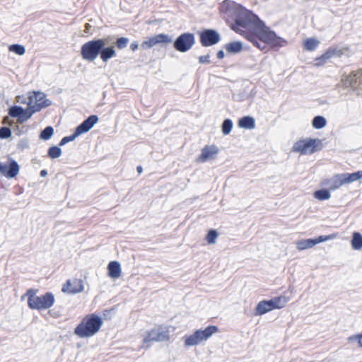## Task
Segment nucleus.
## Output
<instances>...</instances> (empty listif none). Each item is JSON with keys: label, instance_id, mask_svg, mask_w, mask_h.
<instances>
[{"label": "nucleus", "instance_id": "obj_1", "mask_svg": "<svg viewBox=\"0 0 362 362\" xmlns=\"http://www.w3.org/2000/svg\"><path fill=\"white\" fill-rule=\"evenodd\" d=\"M223 6L226 7L227 15L234 21L231 28L236 33H241V28L254 32L257 27H261L262 24H264L257 15L245 8L240 4L232 1L225 0Z\"/></svg>", "mask_w": 362, "mask_h": 362}, {"label": "nucleus", "instance_id": "obj_2", "mask_svg": "<svg viewBox=\"0 0 362 362\" xmlns=\"http://www.w3.org/2000/svg\"><path fill=\"white\" fill-rule=\"evenodd\" d=\"M256 47L262 51L267 50V45L273 47H282L287 44V41L278 36L274 31L262 24L261 27H257L254 32H250L246 36Z\"/></svg>", "mask_w": 362, "mask_h": 362}, {"label": "nucleus", "instance_id": "obj_3", "mask_svg": "<svg viewBox=\"0 0 362 362\" xmlns=\"http://www.w3.org/2000/svg\"><path fill=\"white\" fill-rule=\"evenodd\" d=\"M103 324L101 317L95 314L87 315L74 329V334L80 338H89L94 336Z\"/></svg>", "mask_w": 362, "mask_h": 362}, {"label": "nucleus", "instance_id": "obj_4", "mask_svg": "<svg viewBox=\"0 0 362 362\" xmlns=\"http://www.w3.org/2000/svg\"><path fill=\"white\" fill-rule=\"evenodd\" d=\"M37 289L30 288L23 296L28 297V307L32 310H46L51 308L55 301L54 296L51 292H46L44 295L36 296Z\"/></svg>", "mask_w": 362, "mask_h": 362}, {"label": "nucleus", "instance_id": "obj_5", "mask_svg": "<svg viewBox=\"0 0 362 362\" xmlns=\"http://www.w3.org/2000/svg\"><path fill=\"white\" fill-rule=\"evenodd\" d=\"M218 330L217 326L209 325L204 329H197L192 334L185 337V346H193L200 344L203 341H206Z\"/></svg>", "mask_w": 362, "mask_h": 362}, {"label": "nucleus", "instance_id": "obj_6", "mask_svg": "<svg viewBox=\"0 0 362 362\" xmlns=\"http://www.w3.org/2000/svg\"><path fill=\"white\" fill-rule=\"evenodd\" d=\"M103 38H94L81 47V56L85 61L92 62L100 55Z\"/></svg>", "mask_w": 362, "mask_h": 362}, {"label": "nucleus", "instance_id": "obj_7", "mask_svg": "<svg viewBox=\"0 0 362 362\" xmlns=\"http://www.w3.org/2000/svg\"><path fill=\"white\" fill-rule=\"evenodd\" d=\"M322 142L318 139L307 138L305 139L299 140L293 144V151L300 152L301 154H313L320 150L318 147L321 146Z\"/></svg>", "mask_w": 362, "mask_h": 362}, {"label": "nucleus", "instance_id": "obj_8", "mask_svg": "<svg viewBox=\"0 0 362 362\" xmlns=\"http://www.w3.org/2000/svg\"><path fill=\"white\" fill-rule=\"evenodd\" d=\"M170 331L168 327L158 325L147 332V336L144 339V344L148 342H164L170 340Z\"/></svg>", "mask_w": 362, "mask_h": 362}, {"label": "nucleus", "instance_id": "obj_9", "mask_svg": "<svg viewBox=\"0 0 362 362\" xmlns=\"http://www.w3.org/2000/svg\"><path fill=\"white\" fill-rule=\"evenodd\" d=\"M195 35L191 33H184L180 34L174 41L173 48L180 52H187L195 44Z\"/></svg>", "mask_w": 362, "mask_h": 362}, {"label": "nucleus", "instance_id": "obj_10", "mask_svg": "<svg viewBox=\"0 0 362 362\" xmlns=\"http://www.w3.org/2000/svg\"><path fill=\"white\" fill-rule=\"evenodd\" d=\"M201 45L204 47H211L216 45L221 41V36L220 33L211 28L204 29L198 33Z\"/></svg>", "mask_w": 362, "mask_h": 362}, {"label": "nucleus", "instance_id": "obj_11", "mask_svg": "<svg viewBox=\"0 0 362 362\" xmlns=\"http://www.w3.org/2000/svg\"><path fill=\"white\" fill-rule=\"evenodd\" d=\"M173 37L165 33H160L154 36L148 37L141 44V47L143 49H148L153 46L158 44H168L172 43Z\"/></svg>", "mask_w": 362, "mask_h": 362}, {"label": "nucleus", "instance_id": "obj_12", "mask_svg": "<svg viewBox=\"0 0 362 362\" xmlns=\"http://www.w3.org/2000/svg\"><path fill=\"white\" fill-rule=\"evenodd\" d=\"M20 170V165L15 160H10L8 164L0 163V174L6 178L16 177Z\"/></svg>", "mask_w": 362, "mask_h": 362}, {"label": "nucleus", "instance_id": "obj_13", "mask_svg": "<svg viewBox=\"0 0 362 362\" xmlns=\"http://www.w3.org/2000/svg\"><path fill=\"white\" fill-rule=\"evenodd\" d=\"M111 37L109 36L107 38H103L102 48L100 49V53L99 57L103 62H107L110 59L117 56V52L115 46L107 45L109 40Z\"/></svg>", "mask_w": 362, "mask_h": 362}, {"label": "nucleus", "instance_id": "obj_14", "mask_svg": "<svg viewBox=\"0 0 362 362\" xmlns=\"http://www.w3.org/2000/svg\"><path fill=\"white\" fill-rule=\"evenodd\" d=\"M218 153V148L215 145H206L202 149L201 154L197 157V161L204 163L208 160L214 159Z\"/></svg>", "mask_w": 362, "mask_h": 362}, {"label": "nucleus", "instance_id": "obj_15", "mask_svg": "<svg viewBox=\"0 0 362 362\" xmlns=\"http://www.w3.org/2000/svg\"><path fill=\"white\" fill-rule=\"evenodd\" d=\"M98 117L95 115H90L83 120L75 129L76 134L80 136L82 134L89 132L98 122Z\"/></svg>", "mask_w": 362, "mask_h": 362}, {"label": "nucleus", "instance_id": "obj_16", "mask_svg": "<svg viewBox=\"0 0 362 362\" xmlns=\"http://www.w3.org/2000/svg\"><path fill=\"white\" fill-rule=\"evenodd\" d=\"M84 286L82 279H75L73 281L68 280L64 285L62 291L64 293H77L83 291Z\"/></svg>", "mask_w": 362, "mask_h": 362}, {"label": "nucleus", "instance_id": "obj_17", "mask_svg": "<svg viewBox=\"0 0 362 362\" xmlns=\"http://www.w3.org/2000/svg\"><path fill=\"white\" fill-rule=\"evenodd\" d=\"M33 100V97L30 96L28 107H29V110H30V112H32L33 114H35L37 112H40L42 109L52 105V102L51 100H44L42 103L35 102V103L32 105Z\"/></svg>", "mask_w": 362, "mask_h": 362}, {"label": "nucleus", "instance_id": "obj_18", "mask_svg": "<svg viewBox=\"0 0 362 362\" xmlns=\"http://www.w3.org/2000/svg\"><path fill=\"white\" fill-rule=\"evenodd\" d=\"M108 276L118 279L121 276V266L117 261H112L107 265Z\"/></svg>", "mask_w": 362, "mask_h": 362}, {"label": "nucleus", "instance_id": "obj_19", "mask_svg": "<svg viewBox=\"0 0 362 362\" xmlns=\"http://www.w3.org/2000/svg\"><path fill=\"white\" fill-rule=\"evenodd\" d=\"M274 310L270 300L260 301L256 306L255 315H262Z\"/></svg>", "mask_w": 362, "mask_h": 362}, {"label": "nucleus", "instance_id": "obj_20", "mask_svg": "<svg viewBox=\"0 0 362 362\" xmlns=\"http://www.w3.org/2000/svg\"><path fill=\"white\" fill-rule=\"evenodd\" d=\"M362 76V70L360 69L358 71H352L346 76L345 79H343L344 85L347 87H354L357 83V78Z\"/></svg>", "mask_w": 362, "mask_h": 362}, {"label": "nucleus", "instance_id": "obj_21", "mask_svg": "<svg viewBox=\"0 0 362 362\" xmlns=\"http://www.w3.org/2000/svg\"><path fill=\"white\" fill-rule=\"evenodd\" d=\"M224 47L228 54H235L243 50V43L240 41H233L226 44Z\"/></svg>", "mask_w": 362, "mask_h": 362}, {"label": "nucleus", "instance_id": "obj_22", "mask_svg": "<svg viewBox=\"0 0 362 362\" xmlns=\"http://www.w3.org/2000/svg\"><path fill=\"white\" fill-rule=\"evenodd\" d=\"M238 126L246 129H254L255 127V119L250 116H244L238 120Z\"/></svg>", "mask_w": 362, "mask_h": 362}, {"label": "nucleus", "instance_id": "obj_23", "mask_svg": "<svg viewBox=\"0 0 362 362\" xmlns=\"http://www.w3.org/2000/svg\"><path fill=\"white\" fill-rule=\"evenodd\" d=\"M288 298L284 296L274 297L270 299L273 309H280L284 308L288 301Z\"/></svg>", "mask_w": 362, "mask_h": 362}, {"label": "nucleus", "instance_id": "obj_24", "mask_svg": "<svg viewBox=\"0 0 362 362\" xmlns=\"http://www.w3.org/2000/svg\"><path fill=\"white\" fill-rule=\"evenodd\" d=\"M344 184H347L346 182V179L344 177V174H337L332 181L331 185L329 187L330 189L334 190L339 188Z\"/></svg>", "mask_w": 362, "mask_h": 362}, {"label": "nucleus", "instance_id": "obj_25", "mask_svg": "<svg viewBox=\"0 0 362 362\" xmlns=\"http://www.w3.org/2000/svg\"><path fill=\"white\" fill-rule=\"evenodd\" d=\"M351 247L356 250L362 248V235L358 232H354L351 240Z\"/></svg>", "mask_w": 362, "mask_h": 362}, {"label": "nucleus", "instance_id": "obj_26", "mask_svg": "<svg viewBox=\"0 0 362 362\" xmlns=\"http://www.w3.org/2000/svg\"><path fill=\"white\" fill-rule=\"evenodd\" d=\"M327 124V119L325 117L317 115L312 120V125L316 129H321Z\"/></svg>", "mask_w": 362, "mask_h": 362}, {"label": "nucleus", "instance_id": "obj_27", "mask_svg": "<svg viewBox=\"0 0 362 362\" xmlns=\"http://www.w3.org/2000/svg\"><path fill=\"white\" fill-rule=\"evenodd\" d=\"M315 245L313 238H309L306 240H302L297 243V248L299 250H303L308 248H311Z\"/></svg>", "mask_w": 362, "mask_h": 362}, {"label": "nucleus", "instance_id": "obj_28", "mask_svg": "<svg viewBox=\"0 0 362 362\" xmlns=\"http://www.w3.org/2000/svg\"><path fill=\"white\" fill-rule=\"evenodd\" d=\"M330 197L331 194L327 189H321L314 193V197L320 201L327 200Z\"/></svg>", "mask_w": 362, "mask_h": 362}, {"label": "nucleus", "instance_id": "obj_29", "mask_svg": "<svg viewBox=\"0 0 362 362\" xmlns=\"http://www.w3.org/2000/svg\"><path fill=\"white\" fill-rule=\"evenodd\" d=\"M23 107L19 105H13L8 108V112L10 117L20 119L21 115L23 113Z\"/></svg>", "mask_w": 362, "mask_h": 362}, {"label": "nucleus", "instance_id": "obj_30", "mask_svg": "<svg viewBox=\"0 0 362 362\" xmlns=\"http://www.w3.org/2000/svg\"><path fill=\"white\" fill-rule=\"evenodd\" d=\"M346 183H351L362 178V170L353 173H344Z\"/></svg>", "mask_w": 362, "mask_h": 362}, {"label": "nucleus", "instance_id": "obj_31", "mask_svg": "<svg viewBox=\"0 0 362 362\" xmlns=\"http://www.w3.org/2000/svg\"><path fill=\"white\" fill-rule=\"evenodd\" d=\"M54 134V128L52 126L46 127L40 134V139L47 141Z\"/></svg>", "mask_w": 362, "mask_h": 362}, {"label": "nucleus", "instance_id": "obj_32", "mask_svg": "<svg viewBox=\"0 0 362 362\" xmlns=\"http://www.w3.org/2000/svg\"><path fill=\"white\" fill-rule=\"evenodd\" d=\"M233 127V121L230 119H226L221 124V131L224 135H228L230 133Z\"/></svg>", "mask_w": 362, "mask_h": 362}, {"label": "nucleus", "instance_id": "obj_33", "mask_svg": "<svg viewBox=\"0 0 362 362\" xmlns=\"http://www.w3.org/2000/svg\"><path fill=\"white\" fill-rule=\"evenodd\" d=\"M62 149L60 147L57 146H51L49 148L48 151H47V156L52 159H55V158H58L59 157H60L62 155Z\"/></svg>", "mask_w": 362, "mask_h": 362}, {"label": "nucleus", "instance_id": "obj_34", "mask_svg": "<svg viewBox=\"0 0 362 362\" xmlns=\"http://www.w3.org/2000/svg\"><path fill=\"white\" fill-rule=\"evenodd\" d=\"M319 41L315 38H308L304 42V47L306 50L313 51L319 45Z\"/></svg>", "mask_w": 362, "mask_h": 362}, {"label": "nucleus", "instance_id": "obj_35", "mask_svg": "<svg viewBox=\"0 0 362 362\" xmlns=\"http://www.w3.org/2000/svg\"><path fill=\"white\" fill-rule=\"evenodd\" d=\"M129 42V38L125 37H117L116 39L115 44V46L119 49H123L127 47Z\"/></svg>", "mask_w": 362, "mask_h": 362}, {"label": "nucleus", "instance_id": "obj_36", "mask_svg": "<svg viewBox=\"0 0 362 362\" xmlns=\"http://www.w3.org/2000/svg\"><path fill=\"white\" fill-rule=\"evenodd\" d=\"M9 51L14 52L18 55H23L25 52V48L23 45L13 44L9 46Z\"/></svg>", "mask_w": 362, "mask_h": 362}, {"label": "nucleus", "instance_id": "obj_37", "mask_svg": "<svg viewBox=\"0 0 362 362\" xmlns=\"http://www.w3.org/2000/svg\"><path fill=\"white\" fill-rule=\"evenodd\" d=\"M330 59L329 54L325 52L320 57L315 58V64L317 66H323L327 62V61Z\"/></svg>", "mask_w": 362, "mask_h": 362}, {"label": "nucleus", "instance_id": "obj_38", "mask_svg": "<svg viewBox=\"0 0 362 362\" xmlns=\"http://www.w3.org/2000/svg\"><path fill=\"white\" fill-rule=\"evenodd\" d=\"M33 114L32 113V112H30V110H29L28 107H27V108H25V109L23 108V113L21 115L18 122L20 124H23V122L28 120L33 116Z\"/></svg>", "mask_w": 362, "mask_h": 362}, {"label": "nucleus", "instance_id": "obj_39", "mask_svg": "<svg viewBox=\"0 0 362 362\" xmlns=\"http://www.w3.org/2000/svg\"><path fill=\"white\" fill-rule=\"evenodd\" d=\"M12 132L9 127H2L0 128V139H6L11 136Z\"/></svg>", "mask_w": 362, "mask_h": 362}, {"label": "nucleus", "instance_id": "obj_40", "mask_svg": "<svg viewBox=\"0 0 362 362\" xmlns=\"http://www.w3.org/2000/svg\"><path fill=\"white\" fill-rule=\"evenodd\" d=\"M218 237V233L215 230H210L206 235V241L209 244H214Z\"/></svg>", "mask_w": 362, "mask_h": 362}, {"label": "nucleus", "instance_id": "obj_41", "mask_svg": "<svg viewBox=\"0 0 362 362\" xmlns=\"http://www.w3.org/2000/svg\"><path fill=\"white\" fill-rule=\"evenodd\" d=\"M326 52L329 54L330 59L334 57H341L343 54L342 50L337 47H329Z\"/></svg>", "mask_w": 362, "mask_h": 362}, {"label": "nucleus", "instance_id": "obj_42", "mask_svg": "<svg viewBox=\"0 0 362 362\" xmlns=\"http://www.w3.org/2000/svg\"><path fill=\"white\" fill-rule=\"evenodd\" d=\"M33 100H35V102L36 103H42L44 100H49V99L46 98V95L42 92L35 91L33 92Z\"/></svg>", "mask_w": 362, "mask_h": 362}, {"label": "nucleus", "instance_id": "obj_43", "mask_svg": "<svg viewBox=\"0 0 362 362\" xmlns=\"http://www.w3.org/2000/svg\"><path fill=\"white\" fill-rule=\"evenodd\" d=\"M78 134H76V132L74 131V134H71V135H70V136H64V137H63V138L61 139V141H60V142H59V146H64V145L66 144H67V143H69V142L73 141H74V140H75V139H76V137H78Z\"/></svg>", "mask_w": 362, "mask_h": 362}, {"label": "nucleus", "instance_id": "obj_44", "mask_svg": "<svg viewBox=\"0 0 362 362\" xmlns=\"http://www.w3.org/2000/svg\"><path fill=\"white\" fill-rule=\"evenodd\" d=\"M333 235H320L317 238H313L315 245L332 239Z\"/></svg>", "mask_w": 362, "mask_h": 362}, {"label": "nucleus", "instance_id": "obj_45", "mask_svg": "<svg viewBox=\"0 0 362 362\" xmlns=\"http://www.w3.org/2000/svg\"><path fill=\"white\" fill-rule=\"evenodd\" d=\"M210 54L209 53H208L206 55H203V56H200L199 57V63L200 64H210Z\"/></svg>", "mask_w": 362, "mask_h": 362}, {"label": "nucleus", "instance_id": "obj_46", "mask_svg": "<svg viewBox=\"0 0 362 362\" xmlns=\"http://www.w3.org/2000/svg\"><path fill=\"white\" fill-rule=\"evenodd\" d=\"M349 341L357 340L359 346L361 347H362V335L361 334L351 336V337H349Z\"/></svg>", "mask_w": 362, "mask_h": 362}, {"label": "nucleus", "instance_id": "obj_47", "mask_svg": "<svg viewBox=\"0 0 362 362\" xmlns=\"http://www.w3.org/2000/svg\"><path fill=\"white\" fill-rule=\"evenodd\" d=\"M10 117H11L9 116V115L4 117L3 119H2V123L4 124H7L8 126H13V124H14V122L13 120H11Z\"/></svg>", "mask_w": 362, "mask_h": 362}, {"label": "nucleus", "instance_id": "obj_48", "mask_svg": "<svg viewBox=\"0 0 362 362\" xmlns=\"http://www.w3.org/2000/svg\"><path fill=\"white\" fill-rule=\"evenodd\" d=\"M130 48L132 51H136L139 48V42L137 41L133 42L130 45Z\"/></svg>", "mask_w": 362, "mask_h": 362}, {"label": "nucleus", "instance_id": "obj_49", "mask_svg": "<svg viewBox=\"0 0 362 362\" xmlns=\"http://www.w3.org/2000/svg\"><path fill=\"white\" fill-rule=\"evenodd\" d=\"M216 56H217V58L219 59H223L225 57V53H224L223 50L221 49V50L218 51Z\"/></svg>", "mask_w": 362, "mask_h": 362}, {"label": "nucleus", "instance_id": "obj_50", "mask_svg": "<svg viewBox=\"0 0 362 362\" xmlns=\"http://www.w3.org/2000/svg\"><path fill=\"white\" fill-rule=\"evenodd\" d=\"M40 175L41 177H46L47 175V170H42L40 173Z\"/></svg>", "mask_w": 362, "mask_h": 362}, {"label": "nucleus", "instance_id": "obj_51", "mask_svg": "<svg viewBox=\"0 0 362 362\" xmlns=\"http://www.w3.org/2000/svg\"><path fill=\"white\" fill-rule=\"evenodd\" d=\"M136 170H137V172H138L139 173H142V171H143V168H142V167H141V165H139V166H137V168H136Z\"/></svg>", "mask_w": 362, "mask_h": 362}, {"label": "nucleus", "instance_id": "obj_52", "mask_svg": "<svg viewBox=\"0 0 362 362\" xmlns=\"http://www.w3.org/2000/svg\"><path fill=\"white\" fill-rule=\"evenodd\" d=\"M85 27H86L85 32H86V33H88V29H89V28H90V25L88 23H86V24L85 25Z\"/></svg>", "mask_w": 362, "mask_h": 362}, {"label": "nucleus", "instance_id": "obj_53", "mask_svg": "<svg viewBox=\"0 0 362 362\" xmlns=\"http://www.w3.org/2000/svg\"><path fill=\"white\" fill-rule=\"evenodd\" d=\"M361 334L362 335V333Z\"/></svg>", "mask_w": 362, "mask_h": 362}]
</instances>
